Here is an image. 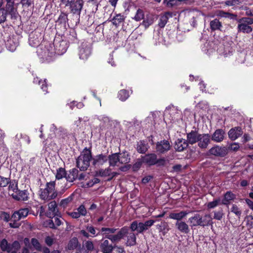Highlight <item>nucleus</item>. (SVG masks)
I'll list each match as a JSON object with an SVG mask.
<instances>
[{"label":"nucleus","instance_id":"nucleus-4","mask_svg":"<svg viewBox=\"0 0 253 253\" xmlns=\"http://www.w3.org/2000/svg\"><path fill=\"white\" fill-rule=\"evenodd\" d=\"M191 226H206L212 224V218L209 214H206L202 216L199 213H196L188 219Z\"/></svg>","mask_w":253,"mask_h":253},{"label":"nucleus","instance_id":"nucleus-61","mask_svg":"<svg viewBox=\"0 0 253 253\" xmlns=\"http://www.w3.org/2000/svg\"><path fill=\"white\" fill-rule=\"evenodd\" d=\"M15 138H16V139H19V138H23L24 140V141H25V142L28 144H29L31 142L29 137L26 135H23L22 134H20L19 135L17 134L15 136Z\"/></svg>","mask_w":253,"mask_h":253},{"label":"nucleus","instance_id":"nucleus-9","mask_svg":"<svg viewBox=\"0 0 253 253\" xmlns=\"http://www.w3.org/2000/svg\"><path fill=\"white\" fill-rule=\"evenodd\" d=\"M0 248L3 251L10 253L11 251H15L14 250H19L20 246L17 241L10 244L6 239H3L0 242Z\"/></svg>","mask_w":253,"mask_h":253},{"label":"nucleus","instance_id":"nucleus-63","mask_svg":"<svg viewBox=\"0 0 253 253\" xmlns=\"http://www.w3.org/2000/svg\"><path fill=\"white\" fill-rule=\"evenodd\" d=\"M155 222V220L151 219L143 222V224L146 230H147L150 227H151L154 224Z\"/></svg>","mask_w":253,"mask_h":253},{"label":"nucleus","instance_id":"nucleus-60","mask_svg":"<svg viewBox=\"0 0 253 253\" xmlns=\"http://www.w3.org/2000/svg\"><path fill=\"white\" fill-rule=\"evenodd\" d=\"M241 1L240 0H229L225 2V4L228 6H235L240 4Z\"/></svg>","mask_w":253,"mask_h":253},{"label":"nucleus","instance_id":"nucleus-57","mask_svg":"<svg viewBox=\"0 0 253 253\" xmlns=\"http://www.w3.org/2000/svg\"><path fill=\"white\" fill-rule=\"evenodd\" d=\"M246 225L250 228L253 227V215H249L245 218Z\"/></svg>","mask_w":253,"mask_h":253},{"label":"nucleus","instance_id":"nucleus-8","mask_svg":"<svg viewBox=\"0 0 253 253\" xmlns=\"http://www.w3.org/2000/svg\"><path fill=\"white\" fill-rule=\"evenodd\" d=\"M61 2L69 7L71 12L78 15L80 14L84 4L83 0H61Z\"/></svg>","mask_w":253,"mask_h":253},{"label":"nucleus","instance_id":"nucleus-5","mask_svg":"<svg viewBox=\"0 0 253 253\" xmlns=\"http://www.w3.org/2000/svg\"><path fill=\"white\" fill-rule=\"evenodd\" d=\"M55 187V181L47 182L45 188L43 189H41L40 190V196L41 199L44 201H49L55 199L57 196Z\"/></svg>","mask_w":253,"mask_h":253},{"label":"nucleus","instance_id":"nucleus-30","mask_svg":"<svg viewBox=\"0 0 253 253\" xmlns=\"http://www.w3.org/2000/svg\"><path fill=\"white\" fill-rule=\"evenodd\" d=\"M125 236H126V246L131 247L135 245L136 243V238L134 233L132 232L129 233L128 231L127 233H126Z\"/></svg>","mask_w":253,"mask_h":253},{"label":"nucleus","instance_id":"nucleus-40","mask_svg":"<svg viewBox=\"0 0 253 253\" xmlns=\"http://www.w3.org/2000/svg\"><path fill=\"white\" fill-rule=\"evenodd\" d=\"M210 28L212 31L220 30L222 24L217 19H214L210 22Z\"/></svg>","mask_w":253,"mask_h":253},{"label":"nucleus","instance_id":"nucleus-27","mask_svg":"<svg viewBox=\"0 0 253 253\" xmlns=\"http://www.w3.org/2000/svg\"><path fill=\"white\" fill-rule=\"evenodd\" d=\"M11 196L17 200L26 201L28 199V194L26 190L18 191L17 193H12Z\"/></svg>","mask_w":253,"mask_h":253},{"label":"nucleus","instance_id":"nucleus-45","mask_svg":"<svg viewBox=\"0 0 253 253\" xmlns=\"http://www.w3.org/2000/svg\"><path fill=\"white\" fill-rule=\"evenodd\" d=\"M218 15L220 17L228 18L230 19H236L237 17L236 14L226 12L223 11H220Z\"/></svg>","mask_w":253,"mask_h":253},{"label":"nucleus","instance_id":"nucleus-56","mask_svg":"<svg viewBox=\"0 0 253 253\" xmlns=\"http://www.w3.org/2000/svg\"><path fill=\"white\" fill-rule=\"evenodd\" d=\"M76 210L81 216H84L87 214V211L85 207L83 205L80 206Z\"/></svg>","mask_w":253,"mask_h":253},{"label":"nucleus","instance_id":"nucleus-46","mask_svg":"<svg viewBox=\"0 0 253 253\" xmlns=\"http://www.w3.org/2000/svg\"><path fill=\"white\" fill-rule=\"evenodd\" d=\"M78 245V240L76 238H72L69 242L67 249L71 250L76 248Z\"/></svg>","mask_w":253,"mask_h":253},{"label":"nucleus","instance_id":"nucleus-32","mask_svg":"<svg viewBox=\"0 0 253 253\" xmlns=\"http://www.w3.org/2000/svg\"><path fill=\"white\" fill-rule=\"evenodd\" d=\"M78 172V170L76 168L70 169L68 173H66V179L67 181L72 182L77 179Z\"/></svg>","mask_w":253,"mask_h":253},{"label":"nucleus","instance_id":"nucleus-16","mask_svg":"<svg viewBox=\"0 0 253 253\" xmlns=\"http://www.w3.org/2000/svg\"><path fill=\"white\" fill-rule=\"evenodd\" d=\"M59 214L57 205L55 201L50 202L48 204V211L46 212V216L49 218H53Z\"/></svg>","mask_w":253,"mask_h":253},{"label":"nucleus","instance_id":"nucleus-10","mask_svg":"<svg viewBox=\"0 0 253 253\" xmlns=\"http://www.w3.org/2000/svg\"><path fill=\"white\" fill-rule=\"evenodd\" d=\"M119 155V164L120 169L122 171H126L130 168V165L127 164L130 161V158L128 154L126 153H120Z\"/></svg>","mask_w":253,"mask_h":253},{"label":"nucleus","instance_id":"nucleus-29","mask_svg":"<svg viewBox=\"0 0 253 253\" xmlns=\"http://www.w3.org/2000/svg\"><path fill=\"white\" fill-rule=\"evenodd\" d=\"M189 212L187 211H181L179 212H171L169 214V217L170 219L176 220L177 221H180L184 218L188 214Z\"/></svg>","mask_w":253,"mask_h":253},{"label":"nucleus","instance_id":"nucleus-62","mask_svg":"<svg viewBox=\"0 0 253 253\" xmlns=\"http://www.w3.org/2000/svg\"><path fill=\"white\" fill-rule=\"evenodd\" d=\"M21 3L23 6L28 7L34 4V0H21Z\"/></svg>","mask_w":253,"mask_h":253},{"label":"nucleus","instance_id":"nucleus-50","mask_svg":"<svg viewBox=\"0 0 253 253\" xmlns=\"http://www.w3.org/2000/svg\"><path fill=\"white\" fill-rule=\"evenodd\" d=\"M220 201V198L216 199L213 201L208 203L207 205V208L209 209H213L219 205Z\"/></svg>","mask_w":253,"mask_h":253},{"label":"nucleus","instance_id":"nucleus-24","mask_svg":"<svg viewBox=\"0 0 253 253\" xmlns=\"http://www.w3.org/2000/svg\"><path fill=\"white\" fill-rule=\"evenodd\" d=\"M172 17V13L166 12L160 15L158 25L160 28H164L167 23L168 20Z\"/></svg>","mask_w":253,"mask_h":253},{"label":"nucleus","instance_id":"nucleus-26","mask_svg":"<svg viewBox=\"0 0 253 253\" xmlns=\"http://www.w3.org/2000/svg\"><path fill=\"white\" fill-rule=\"evenodd\" d=\"M107 160L108 158L106 155L100 154L92 159V164L94 166L102 165L107 162Z\"/></svg>","mask_w":253,"mask_h":253},{"label":"nucleus","instance_id":"nucleus-33","mask_svg":"<svg viewBox=\"0 0 253 253\" xmlns=\"http://www.w3.org/2000/svg\"><path fill=\"white\" fill-rule=\"evenodd\" d=\"M200 133L195 131H192L187 134V141L191 144L198 142Z\"/></svg>","mask_w":253,"mask_h":253},{"label":"nucleus","instance_id":"nucleus-2","mask_svg":"<svg viewBox=\"0 0 253 253\" xmlns=\"http://www.w3.org/2000/svg\"><path fill=\"white\" fill-rule=\"evenodd\" d=\"M117 230L115 228L102 227L100 229L105 238L110 240L112 243H119L127 233L128 228L126 226L122 227L116 234H113Z\"/></svg>","mask_w":253,"mask_h":253},{"label":"nucleus","instance_id":"nucleus-43","mask_svg":"<svg viewBox=\"0 0 253 253\" xmlns=\"http://www.w3.org/2000/svg\"><path fill=\"white\" fill-rule=\"evenodd\" d=\"M14 2H6L4 9L7 12V14L9 13L11 15L14 14L16 9L14 7Z\"/></svg>","mask_w":253,"mask_h":253},{"label":"nucleus","instance_id":"nucleus-39","mask_svg":"<svg viewBox=\"0 0 253 253\" xmlns=\"http://www.w3.org/2000/svg\"><path fill=\"white\" fill-rule=\"evenodd\" d=\"M33 83L35 84H38L40 85L41 89L45 92V93L47 92V86L45 80L42 81V80H39V79L37 77L36 78H34Z\"/></svg>","mask_w":253,"mask_h":253},{"label":"nucleus","instance_id":"nucleus-36","mask_svg":"<svg viewBox=\"0 0 253 253\" xmlns=\"http://www.w3.org/2000/svg\"><path fill=\"white\" fill-rule=\"evenodd\" d=\"M108 159L109 161V164L111 166H117L120 167L119 154H113L109 156Z\"/></svg>","mask_w":253,"mask_h":253},{"label":"nucleus","instance_id":"nucleus-15","mask_svg":"<svg viewBox=\"0 0 253 253\" xmlns=\"http://www.w3.org/2000/svg\"><path fill=\"white\" fill-rule=\"evenodd\" d=\"M209 152L211 154L215 156L224 157L227 154L228 151L226 147L216 145L211 148Z\"/></svg>","mask_w":253,"mask_h":253},{"label":"nucleus","instance_id":"nucleus-23","mask_svg":"<svg viewBox=\"0 0 253 253\" xmlns=\"http://www.w3.org/2000/svg\"><path fill=\"white\" fill-rule=\"evenodd\" d=\"M157 155L155 154H148L142 158V161L149 166L156 165L157 163Z\"/></svg>","mask_w":253,"mask_h":253},{"label":"nucleus","instance_id":"nucleus-25","mask_svg":"<svg viewBox=\"0 0 253 253\" xmlns=\"http://www.w3.org/2000/svg\"><path fill=\"white\" fill-rule=\"evenodd\" d=\"M236 198V195L230 191H227L224 195V197L222 200V204L228 205L232 201H233Z\"/></svg>","mask_w":253,"mask_h":253},{"label":"nucleus","instance_id":"nucleus-31","mask_svg":"<svg viewBox=\"0 0 253 253\" xmlns=\"http://www.w3.org/2000/svg\"><path fill=\"white\" fill-rule=\"evenodd\" d=\"M188 143L184 139H178L175 142L174 148L177 151L181 152L186 149Z\"/></svg>","mask_w":253,"mask_h":253},{"label":"nucleus","instance_id":"nucleus-55","mask_svg":"<svg viewBox=\"0 0 253 253\" xmlns=\"http://www.w3.org/2000/svg\"><path fill=\"white\" fill-rule=\"evenodd\" d=\"M231 211L233 212L239 218H240L242 213L241 210L238 208V207L237 205L235 204H233L232 205V208L231 209Z\"/></svg>","mask_w":253,"mask_h":253},{"label":"nucleus","instance_id":"nucleus-28","mask_svg":"<svg viewBox=\"0 0 253 253\" xmlns=\"http://www.w3.org/2000/svg\"><path fill=\"white\" fill-rule=\"evenodd\" d=\"M175 226L177 229L181 233L187 234L190 231V229L188 225L184 221H177L175 223Z\"/></svg>","mask_w":253,"mask_h":253},{"label":"nucleus","instance_id":"nucleus-53","mask_svg":"<svg viewBox=\"0 0 253 253\" xmlns=\"http://www.w3.org/2000/svg\"><path fill=\"white\" fill-rule=\"evenodd\" d=\"M9 185L8 186V193L10 195H11V194L17 193L18 191L17 189V184H15L14 183H9Z\"/></svg>","mask_w":253,"mask_h":253},{"label":"nucleus","instance_id":"nucleus-34","mask_svg":"<svg viewBox=\"0 0 253 253\" xmlns=\"http://www.w3.org/2000/svg\"><path fill=\"white\" fill-rule=\"evenodd\" d=\"M214 44L213 42H206L202 48V50L206 54L210 55L215 50V47H214Z\"/></svg>","mask_w":253,"mask_h":253},{"label":"nucleus","instance_id":"nucleus-3","mask_svg":"<svg viewBox=\"0 0 253 253\" xmlns=\"http://www.w3.org/2000/svg\"><path fill=\"white\" fill-rule=\"evenodd\" d=\"M37 52L43 61L49 62L56 55L52 44L48 42H46L44 46L42 44L38 47Z\"/></svg>","mask_w":253,"mask_h":253},{"label":"nucleus","instance_id":"nucleus-42","mask_svg":"<svg viewBox=\"0 0 253 253\" xmlns=\"http://www.w3.org/2000/svg\"><path fill=\"white\" fill-rule=\"evenodd\" d=\"M125 20L124 15L119 14H117L112 19V23L114 25L117 26L123 22Z\"/></svg>","mask_w":253,"mask_h":253},{"label":"nucleus","instance_id":"nucleus-13","mask_svg":"<svg viewBox=\"0 0 253 253\" xmlns=\"http://www.w3.org/2000/svg\"><path fill=\"white\" fill-rule=\"evenodd\" d=\"M91 54L90 47L86 42H83L79 48V57L81 59L86 60Z\"/></svg>","mask_w":253,"mask_h":253},{"label":"nucleus","instance_id":"nucleus-22","mask_svg":"<svg viewBox=\"0 0 253 253\" xmlns=\"http://www.w3.org/2000/svg\"><path fill=\"white\" fill-rule=\"evenodd\" d=\"M243 133L240 127L232 128L228 132L229 138L232 140H235L239 137Z\"/></svg>","mask_w":253,"mask_h":253},{"label":"nucleus","instance_id":"nucleus-19","mask_svg":"<svg viewBox=\"0 0 253 253\" xmlns=\"http://www.w3.org/2000/svg\"><path fill=\"white\" fill-rule=\"evenodd\" d=\"M18 45V42L16 38L14 37H9L5 42V45L7 49L13 52L16 49Z\"/></svg>","mask_w":253,"mask_h":253},{"label":"nucleus","instance_id":"nucleus-58","mask_svg":"<svg viewBox=\"0 0 253 253\" xmlns=\"http://www.w3.org/2000/svg\"><path fill=\"white\" fill-rule=\"evenodd\" d=\"M7 12L5 10L4 8L0 9V18L1 20L0 23L4 22L6 20Z\"/></svg>","mask_w":253,"mask_h":253},{"label":"nucleus","instance_id":"nucleus-59","mask_svg":"<svg viewBox=\"0 0 253 253\" xmlns=\"http://www.w3.org/2000/svg\"><path fill=\"white\" fill-rule=\"evenodd\" d=\"M164 3L166 4L168 7H171L174 5H177V0H164Z\"/></svg>","mask_w":253,"mask_h":253},{"label":"nucleus","instance_id":"nucleus-38","mask_svg":"<svg viewBox=\"0 0 253 253\" xmlns=\"http://www.w3.org/2000/svg\"><path fill=\"white\" fill-rule=\"evenodd\" d=\"M149 146L144 141H140L137 145V150L140 153H145L148 150Z\"/></svg>","mask_w":253,"mask_h":253},{"label":"nucleus","instance_id":"nucleus-6","mask_svg":"<svg viewBox=\"0 0 253 253\" xmlns=\"http://www.w3.org/2000/svg\"><path fill=\"white\" fill-rule=\"evenodd\" d=\"M91 158L90 151L85 148L77 159V166L81 170H86L89 166Z\"/></svg>","mask_w":253,"mask_h":253},{"label":"nucleus","instance_id":"nucleus-41","mask_svg":"<svg viewBox=\"0 0 253 253\" xmlns=\"http://www.w3.org/2000/svg\"><path fill=\"white\" fill-rule=\"evenodd\" d=\"M129 96V93L126 90L122 89L119 92L118 97L120 100L124 101L128 98Z\"/></svg>","mask_w":253,"mask_h":253},{"label":"nucleus","instance_id":"nucleus-44","mask_svg":"<svg viewBox=\"0 0 253 253\" xmlns=\"http://www.w3.org/2000/svg\"><path fill=\"white\" fill-rule=\"evenodd\" d=\"M66 172L64 168H60L57 169L56 179L59 180L64 177L66 178Z\"/></svg>","mask_w":253,"mask_h":253},{"label":"nucleus","instance_id":"nucleus-48","mask_svg":"<svg viewBox=\"0 0 253 253\" xmlns=\"http://www.w3.org/2000/svg\"><path fill=\"white\" fill-rule=\"evenodd\" d=\"M68 21L67 15L65 13H62L59 16L57 22L62 24L64 26Z\"/></svg>","mask_w":253,"mask_h":253},{"label":"nucleus","instance_id":"nucleus-1","mask_svg":"<svg viewBox=\"0 0 253 253\" xmlns=\"http://www.w3.org/2000/svg\"><path fill=\"white\" fill-rule=\"evenodd\" d=\"M76 33L74 31L71 32L68 37V42L64 37L60 36H56L54 40L53 49L56 55H61L65 53L68 47V42H74L76 41Z\"/></svg>","mask_w":253,"mask_h":253},{"label":"nucleus","instance_id":"nucleus-51","mask_svg":"<svg viewBox=\"0 0 253 253\" xmlns=\"http://www.w3.org/2000/svg\"><path fill=\"white\" fill-rule=\"evenodd\" d=\"M144 12L141 9H138L136 13L133 17V19L136 21H139L144 18Z\"/></svg>","mask_w":253,"mask_h":253},{"label":"nucleus","instance_id":"nucleus-64","mask_svg":"<svg viewBox=\"0 0 253 253\" xmlns=\"http://www.w3.org/2000/svg\"><path fill=\"white\" fill-rule=\"evenodd\" d=\"M223 213L222 211L214 212L213 218L216 220H220L222 218Z\"/></svg>","mask_w":253,"mask_h":253},{"label":"nucleus","instance_id":"nucleus-14","mask_svg":"<svg viewBox=\"0 0 253 253\" xmlns=\"http://www.w3.org/2000/svg\"><path fill=\"white\" fill-rule=\"evenodd\" d=\"M211 136L209 134H200L198 140V145L202 149H206L210 143Z\"/></svg>","mask_w":253,"mask_h":253},{"label":"nucleus","instance_id":"nucleus-35","mask_svg":"<svg viewBox=\"0 0 253 253\" xmlns=\"http://www.w3.org/2000/svg\"><path fill=\"white\" fill-rule=\"evenodd\" d=\"M97 174L102 177H105L108 176H111V177L108 179V180H110L113 177L116 175V173L112 172L111 170L109 168L106 169H100L97 172Z\"/></svg>","mask_w":253,"mask_h":253},{"label":"nucleus","instance_id":"nucleus-37","mask_svg":"<svg viewBox=\"0 0 253 253\" xmlns=\"http://www.w3.org/2000/svg\"><path fill=\"white\" fill-rule=\"evenodd\" d=\"M167 112L165 113V116L167 117L168 115H169L171 117V119H170L171 121L174 122L175 121L178 120V119L180 117V114L178 112L177 109L173 107L170 110L169 114H167Z\"/></svg>","mask_w":253,"mask_h":253},{"label":"nucleus","instance_id":"nucleus-7","mask_svg":"<svg viewBox=\"0 0 253 253\" xmlns=\"http://www.w3.org/2000/svg\"><path fill=\"white\" fill-rule=\"evenodd\" d=\"M237 29L239 32L249 34L253 31L251 25L253 24V18L250 17H243L237 20Z\"/></svg>","mask_w":253,"mask_h":253},{"label":"nucleus","instance_id":"nucleus-12","mask_svg":"<svg viewBox=\"0 0 253 253\" xmlns=\"http://www.w3.org/2000/svg\"><path fill=\"white\" fill-rule=\"evenodd\" d=\"M99 248L103 253H111L114 249V245L110 243L109 240L105 239V237L101 240Z\"/></svg>","mask_w":253,"mask_h":253},{"label":"nucleus","instance_id":"nucleus-18","mask_svg":"<svg viewBox=\"0 0 253 253\" xmlns=\"http://www.w3.org/2000/svg\"><path fill=\"white\" fill-rule=\"evenodd\" d=\"M29 211L28 208L21 209L18 211H15L11 216V219L15 221H18L23 218L26 217Z\"/></svg>","mask_w":253,"mask_h":253},{"label":"nucleus","instance_id":"nucleus-11","mask_svg":"<svg viewBox=\"0 0 253 253\" xmlns=\"http://www.w3.org/2000/svg\"><path fill=\"white\" fill-rule=\"evenodd\" d=\"M42 38L41 33L37 31L33 32L29 35V44L33 47H37L40 44Z\"/></svg>","mask_w":253,"mask_h":253},{"label":"nucleus","instance_id":"nucleus-17","mask_svg":"<svg viewBox=\"0 0 253 253\" xmlns=\"http://www.w3.org/2000/svg\"><path fill=\"white\" fill-rule=\"evenodd\" d=\"M171 146L168 140H163L158 142L156 144V151L158 153L163 154L168 151Z\"/></svg>","mask_w":253,"mask_h":253},{"label":"nucleus","instance_id":"nucleus-47","mask_svg":"<svg viewBox=\"0 0 253 253\" xmlns=\"http://www.w3.org/2000/svg\"><path fill=\"white\" fill-rule=\"evenodd\" d=\"M86 229L88 233H90V237H96L99 234V232H96V228L92 225H87Z\"/></svg>","mask_w":253,"mask_h":253},{"label":"nucleus","instance_id":"nucleus-54","mask_svg":"<svg viewBox=\"0 0 253 253\" xmlns=\"http://www.w3.org/2000/svg\"><path fill=\"white\" fill-rule=\"evenodd\" d=\"M31 244L34 248L37 251H42V247L39 241L36 238H32L31 240Z\"/></svg>","mask_w":253,"mask_h":253},{"label":"nucleus","instance_id":"nucleus-52","mask_svg":"<svg viewBox=\"0 0 253 253\" xmlns=\"http://www.w3.org/2000/svg\"><path fill=\"white\" fill-rule=\"evenodd\" d=\"M86 251L90 252L94 250V247L93 242L91 241H86L84 245Z\"/></svg>","mask_w":253,"mask_h":253},{"label":"nucleus","instance_id":"nucleus-20","mask_svg":"<svg viewBox=\"0 0 253 253\" xmlns=\"http://www.w3.org/2000/svg\"><path fill=\"white\" fill-rule=\"evenodd\" d=\"M225 136V132L223 129H217L212 134L211 139L214 142L219 143L224 140Z\"/></svg>","mask_w":253,"mask_h":253},{"label":"nucleus","instance_id":"nucleus-49","mask_svg":"<svg viewBox=\"0 0 253 253\" xmlns=\"http://www.w3.org/2000/svg\"><path fill=\"white\" fill-rule=\"evenodd\" d=\"M73 200V197L72 196H70L68 197L67 198L62 199L60 202V206L63 208H65L67 207L68 204L71 202V201Z\"/></svg>","mask_w":253,"mask_h":253},{"label":"nucleus","instance_id":"nucleus-21","mask_svg":"<svg viewBox=\"0 0 253 253\" xmlns=\"http://www.w3.org/2000/svg\"><path fill=\"white\" fill-rule=\"evenodd\" d=\"M130 229L132 232L136 231L138 233H142L144 231H146L144 227L143 222H138L136 220L133 221L131 223Z\"/></svg>","mask_w":253,"mask_h":253}]
</instances>
